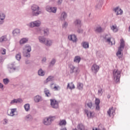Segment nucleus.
Returning a JSON list of instances; mask_svg holds the SVG:
<instances>
[{
	"mask_svg": "<svg viewBox=\"0 0 130 130\" xmlns=\"http://www.w3.org/2000/svg\"><path fill=\"white\" fill-rule=\"evenodd\" d=\"M81 45L83 48H89V43L88 42H83L81 43Z\"/></svg>",
	"mask_w": 130,
	"mask_h": 130,
	"instance_id": "b1692460",
	"label": "nucleus"
},
{
	"mask_svg": "<svg viewBox=\"0 0 130 130\" xmlns=\"http://www.w3.org/2000/svg\"><path fill=\"white\" fill-rule=\"evenodd\" d=\"M13 36H19L20 35V29L18 28L15 29L13 31Z\"/></svg>",
	"mask_w": 130,
	"mask_h": 130,
	"instance_id": "412c9836",
	"label": "nucleus"
},
{
	"mask_svg": "<svg viewBox=\"0 0 130 130\" xmlns=\"http://www.w3.org/2000/svg\"><path fill=\"white\" fill-rule=\"evenodd\" d=\"M56 62V60H55V59L54 58L52 59L51 62H50V66L53 67V66H54V64H55Z\"/></svg>",
	"mask_w": 130,
	"mask_h": 130,
	"instance_id": "a19ab883",
	"label": "nucleus"
},
{
	"mask_svg": "<svg viewBox=\"0 0 130 130\" xmlns=\"http://www.w3.org/2000/svg\"><path fill=\"white\" fill-rule=\"evenodd\" d=\"M11 112L9 113V110L7 111V114L9 115V116H14L15 115L14 113H15V111H17V109L14 108V109H11Z\"/></svg>",
	"mask_w": 130,
	"mask_h": 130,
	"instance_id": "6ab92c4d",
	"label": "nucleus"
},
{
	"mask_svg": "<svg viewBox=\"0 0 130 130\" xmlns=\"http://www.w3.org/2000/svg\"><path fill=\"white\" fill-rule=\"evenodd\" d=\"M110 97H111L110 94H108L107 98L109 99Z\"/></svg>",
	"mask_w": 130,
	"mask_h": 130,
	"instance_id": "774afa93",
	"label": "nucleus"
},
{
	"mask_svg": "<svg viewBox=\"0 0 130 130\" xmlns=\"http://www.w3.org/2000/svg\"><path fill=\"white\" fill-rule=\"evenodd\" d=\"M16 66V63L15 62H12L9 65L8 68H9L10 73H14L16 71V68L14 67Z\"/></svg>",
	"mask_w": 130,
	"mask_h": 130,
	"instance_id": "f8f14e48",
	"label": "nucleus"
},
{
	"mask_svg": "<svg viewBox=\"0 0 130 130\" xmlns=\"http://www.w3.org/2000/svg\"><path fill=\"white\" fill-rule=\"evenodd\" d=\"M45 9L47 12H48L49 13H53V14H55V13H56V11H57V8L55 7L47 6Z\"/></svg>",
	"mask_w": 130,
	"mask_h": 130,
	"instance_id": "423d86ee",
	"label": "nucleus"
},
{
	"mask_svg": "<svg viewBox=\"0 0 130 130\" xmlns=\"http://www.w3.org/2000/svg\"><path fill=\"white\" fill-rule=\"evenodd\" d=\"M6 50L5 49H4L3 50V51H2V54H3V55L6 54Z\"/></svg>",
	"mask_w": 130,
	"mask_h": 130,
	"instance_id": "bf43d9fd",
	"label": "nucleus"
},
{
	"mask_svg": "<svg viewBox=\"0 0 130 130\" xmlns=\"http://www.w3.org/2000/svg\"><path fill=\"white\" fill-rule=\"evenodd\" d=\"M53 76H49L46 80V83H48V82H51L52 81H53Z\"/></svg>",
	"mask_w": 130,
	"mask_h": 130,
	"instance_id": "e433bc0d",
	"label": "nucleus"
},
{
	"mask_svg": "<svg viewBox=\"0 0 130 130\" xmlns=\"http://www.w3.org/2000/svg\"><path fill=\"white\" fill-rule=\"evenodd\" d=\"M54 89H55V90H56V91H57V90H58V88H57V86H54Z\"/></svg>",
	"mask_w": 130,
	"mask_h": 130,
	"instance_id": "69168bd1",
	"label": "nucleus"
},
{
	"mask_svg": "<svg viewBox=\"0 0 130 130\" xmlns=\"http://www.w3.org/2000/svg\"><path fill=\"white\" fill-rule=\"evenodd\" d=\"M74 24L77 28H81L82 27V23L80 19H76L74 22Z\"/></svg>",
	"mask_w": 130,
	"mask_h": 130,
	"instance_id": "f3484780",
	"label": "nucleus"
},
{
	"mask_svg": "<svg viewBox=\"0 0 130 130\" xmlns=\"http://www.w3.org/2000/svg\"><path fill=\"white\" fill-rule=\"evenodd\" d=\"M28 41V40L26 38H23L20 40V44H25V43H26Z\"/></svg>",
	"mask_w": 130,
	"mask_h": 130,
	"instance_id": "58836bf2",
	"label": "nucleus"
},
{
	"mask_svg": "<svg viewBox=\"0 0 130 130\" xmlns=\"http://www.w3.org/2000/svg\"><path fill=\"white\" fill-rule=\"evenodd\" d=\"M70 68V73L74 74V73H76V74H78L79 73V68L75 67L74 65L71 64L69 65Z\"/></svg>",
	"mask_w": 130,
	"mask_h": 130,
	"instance_id": "1a4fd4ad",
	"label": "nucleus"
},
{
	"mask_svg": "<svg viewBox=\"0 0 130 130\" xmlns=\"http://www.w3.org/2000/svg\"><path fill=\"white\" fill-rule=\"evenodd\" d=\"M75 85H74V83H73V82H71L70 83H70L68 84L67 88H70V90H73V89H75Z\"/></svg>",
	"mask_w": 130,
	"mask_h": 130,
	"instance_id": "c756f323",
	"label": "nucleus"
},
{
	"mask_svg": "<svg viewBox=\"0 0 130 130\" xmlns=\"http://www.w3.org/2000/svg\"><path fill=\"white\" fill-rule=\"evenodd\" d=\"M55 119V116H50L44 119L43 122L45 125H50L52 123V121Z\"/></svg>",
	"mask_w": 130,
	"mask_h": 130,
	"instance_id": "7ed1b4c3",
	"label": "nucleus"
},
{
	"mask_svg": "<svg viewBox=\"0 0 130 130\" xmlns=\"http://www.w3.org/2000/svg\"><path fill=\"white\" fill-rule=\"evenodd\" d=\"M99 69H100V68L96 64H93L91 67V71L92 73H94L95 75L98 73Z\"/></svg>",
	"mask_w": 130,
	"mask_h": 130,
	"instance_id": "9b49d317",
	"label": "nucleus"
},
{
	"mask_svg": "<svg viewBox=\"0 0 130 130\" xmlns=\"http://www.w3.org/2000/svg\"><path fill=\"white\" fill-rule=\"evenodd\" d=\"M31 15L32 16H35L37 17V16H39L40 14H41V11L39 10L40 8L39 6L36 5H33L31 7Z\"/></svg>",
	"mask_w": 130,
	"mask_h": 130,
	"instance_id": "f03ea898",
	"label": "nucleus"
},
{
	"mask_svg": "<svg viewBox=\"0 0 130 130\" xmlns=\"http://www.w3.org/2000/svg\"><path fill=\"white\" fill-rule=\"evenodd\" d=\"M23 50H25L27 51V52H31V46L29 45H26L25 46V48L23 49Z\"/></svg>",
	"mask_w": 130,
	"mask_h": 130,
	"instance_id": "393cba45",
	"label": "nucleus"
},
{
	"mask_svg": "<svg viewBox=\"0 0 130 130\" xmlns=\"http://www.w3.org/2000/svg\"><path fill=\"white\" fill-rule=\"evenodd\" d=\"M28 27L30 28H34V27H39L41 25V21L39 20H36L35 21L31 22L26 24Z\"/></svg>",
	"mask_w": 130,
	"mask_h": 130,
	"instance_id": "39448f33",
	"label": "nucleus"
},
{
	"mask_svg": "<svg viewBox=\"0 0 130 130\" xmlns=\"http://www.w3.org/2000/svg\"><path fill=\"white\" fill-rule=\"evenodd\" d=\"M80 61H81V57H80L79 56H76L74 57V62H77V63H79Z\"/></svg>",
	"mask_w": 130,
	"mask_h": 130,
	"instance_id": "a878e982",
	"label": "nucleus"
},
{
	"mask_svg": "<svg viewBox=\"0 0 130 130\" xmlns=\"http://www.w3.org/2000/svg\"><path fill=\"white\" fill-rule=\"evenodd\" d=\"M68 39L73 42H77L78 41V39L77 38V36L74 34L70 35L68 36Z\"/></svg>",
	"mask_w": 130,
	"mask_h": 130,
	"instance_id": "ddd939ff",
	"label": "nucleus"
},
{
	"mask_svg": "<svg viewBox=\"0 0 130 130\" xmlns=\"http://www.w3.org/2000/svg\"><path fill=\"white\" fill-rule=\"evenodd\" d=\"M24 120L25 121H27L28 122H31L32 120H33V116L31 115L30 114L27 115L25 117H24Z\"/></svg>",
	"mask_w": 130,
	"mask_h": 130,
	"instance_id": "2eb2a0df",
	"label": "nucleus"
},
{
	"mask_svg": "<svg viewBox=\"0 0 130 130\" xmlns=\"http://www.w3.org/2000/svg\"><path fill=\"white\" fill-rule=\"evenodd\" d=\"M68 23L67 22H64V24H62V28L66 29V28L68 27Z\"/></svg>",
	"mask_w": 130,
	"mask_h": 130,
	"instance_id": "603ef678",
	"label": "nucleus"
},
{
	"mask_svg": "<svg viewBox=\"0 0 130 130\" xmlns=\"http://www.w3.org/2000/svg\"><path fill=\"white\" fill-rule=\"evenodd\" d=\"M62 2L63 0H58V1L57 2V5H58V6H61L62 4Z\"/></svg>",
	"mask_w": 130,
	"mask_h": 130,
	"instance_id": "864d4df0",
	"label": "nucleus"
},
{
	"mask_svg": "<svg viewBox=\"0 0 130 130\" xmlns=\"http://www.w3.org/2000/svg\"><path fill=\"white\" fill-rule=\"evenodd\" d=\"M88 107H89V108H90V109H91L92 107V102H89V103H87V104Z\"/></svg>",
	"mask_w": 130,
	"mask_h": 130,
	"instance_id": "8fccbe9b",
	"label": "nucleus"
},
{
	"mask_svg": "<svg viewBox=\"0 0 130 130\" xmlns=\"http://www.w3.org/2000/svg\"><path fill=\"white\" fill-rule=\"evenodd\" d=\"M24 108L25 111L28 112L29 111V110H30V105L29 104H26L25 105H24Z\"/></svg>",
	"mask_w": 130,
	"mask_h": 130,
	"instance_id": "f704fd0d",
	"label": "nucleus"
},
{
	"mask_svg": "<svg viewBox=\"0 0 130 130\" xmlns=\"http://www.w3.org/2000/svg\"><path fill=\"white\" fill-rule=\"evenodd\" d=\"M107 113L108 115L110 116V117H111V113L113 115H114L115 114V110L113 109V107H112L109 109V110L107 111Z\"/></svg>",
	"mask_w": 130,
	"mask_h": 130,
	"instance_id": "a211bd4d",
	"label": "nucleus"
},
{
	"mask_svg": "<svg viewBox=\"0 0 130 130\" xmlns=\"http://www.w3.org/2000/svg\"><path fill=\"white\" fill-rule=\"evenodd\" d=\"M16 59L17 60H21V53H19L18 54H16L15 56Z\"/></svg>",
	"mask_w": 130,
	"mask_h": 130,
	"instance_id": "49530a36",
	"label": "nucleus"
},
{
	"mask_svg": "<svg viewBox=\"0 0 130 130\" xmlns=\"http://www.w3.org/2000/svg\"><path fill=\"white\" fill-rule=\"evenodd\" d=\"M2 61H4V59H3V57L0 56V63Z\"/></svg>",
	"mask_w": 130,
	"mask_h": 130,
	"instance_id": "e2e57ef3",
	"label": "nucleus"
},
{
	"mask_svg": "<svg viewBox=\"0 0 130 130\" xmlns=\"http://www.w3.org/2000/svg\"><path fill=\"white\" fill-rule=\"evenodd\" d=\"M111 28V29L113 30L114 32H117V31H118V30L116 28V26L112 25V26Z\"/></svg>",
	"mask_w": 130,
	"mask_h": 130,
	"instance_id": "de8ad7c7",
	"label": "nucleus"
},
{
	"mask_svg": "<svg viewBox=\"0 0 130 130\" xmlns=\"http://www.w3.org/2000/svg\"><path fill=\"white\" fill-rule=\"evenodd\" d=\"M67 124V121L66 120H60L59 122V125L61 126V125H66Z\"/></svg>",
	"mask_w": 130,
	"mask_h": 130,
	"instance_id": "c9c22d12",
	"label": "nucleus"
},
{
	"mask_svg": "<svg viewBox=\"0 0 130 130\" xmlns=\"http://www.w3.org/2000/svg\"><path fill=\"white\" fill-rule=\"evenodd\" d=\"M120 74L121 72L120 71L115 69L114 70L113 77L116 83H119V81H120Z\"/></svg>",
	"mask_w": 130,
	"mask_h": 130,
	"instance_id": "20e7f679",
	"label": "nucleus"
},
{
	"mask_svg": "<svg viewBox=\"0 0 130 130\" xmlns=\"http://www.w3.org/2000/svg\"><path fill=\"white\" fill-rule=\"evenodd\" d=\"M42 61L45 62V61H46V57H43L42 59Z\"/></svg>",
	"mask_w": 130,
	"mask_h": 130,
	"instance_id": "0e129e2a",
	"label": "nucleus"
},
{
	"mask_svg": "<svg viewBox=\"0 0 130 130\" xmlns=\"http://www.w3.org/2000/svg\"><path fill=\"white\" fill-rule=\"evenodd\" d=\"M102 5H103V3L102 2H100L97 5L95 6V9H96V10H100V9L102 8Z\"/></svg>",
	"mask_w": 130,
	"mask_h": 130,
	"instance_id": "72a5a7b5",
	"label": "nucleus"
},
{
	"mask_svg": "<svg viewBox=\"0 0 130 130\" xmlns=\"http://www.w3.org/2000/svg\"><path fill=\"white\" fill-rule=\"evenodd\" d=\"M38 75H39V76H40L41 77H43V76H44V75H45V72L44 71H43L42 69H40L38 71Z\"/></svg>",
	"mask_w": 130,
	"mask_h": 130,
	"instance_id": "2f4dec72",
	"label": "nucleus"
},
{
	"mask_svg": "<svg viewBox=\"0 0 130 130\" xmlns=\"http://www.w3.org/2000/svg\"><path fill=\"white\" fill-rule=\"evenodd\" d=\"M6 41H8L7 35L3 36L0 38V42H4Z\"/></svg>",
	"mask_w": 130,
	"mask_h": 130,
	"instance_id": "bb28decb",
	"label": "nucleus"
},
{
	"mask_svg": "<svg viewBox=\"0 0 130 130\" xmlns=\"http://www.w3.org/2000/svg\"><path fill=\"white\" fill-rule=\"evenodd\" d=\"M51 106H52V108H58V103L55 100L51 99Z\"/></svg>",
	"mask_w": 130,
	"mask_h": 130,
	"instance_id": "9d476101",
	"label": "nucleus"
},
{
	"mask_svg": "<svg viewBox=\"0 0 130 130\" xmlns=\"http://www.w3.org/2000/svg\"><path fill=\"white\" fill-rule=\"evenodd\" d=\"M29 52H23V56L25 57H30V53H29Z\"/></svg>",
	"mask_w": 130,
	"mask_h": 130,
	"instance_id": "c03bdc74",
	"label": "nucleus"
},
{
	"mask_svg": "<svg viewBox=\"0 0 130 130\" xmlns=\"http://www.w3.org/2000/svg\"><path fill=\"white\" fill-rule=\"evenodd\" d=\"M85 113L88 117H93V113L89 111L88 110H85Z\"/></svg>",
	"mask_w": 130,
	"mask_h": 130,
	"instance_id": "c85d7f7f",
	"label": "nucleus"
},
{
	"mask_svg": "<svg viewBox=\"0 0 130 130\" xmlns=\"http://www.w3.org/2000/svg\"><path fill=\"white\" fill-rule=\"evenodd\" d=\"M70 68V73L74 74V73H76V74H78L79 73V68L75 67L74 65L71 64L69 65Z\"/></svg>",
	"mask_w": 130,
	"mask_h": 130,
	"instance_id": "6e6552de",
	"label": "nucleus"
},
{
	"mask_svg": "<svg viewBox=\"0 0 130 130\" xmlns=\"http://www.w3.org/2000/svg\"><path fill=\"white\" fill-rule=\"evenodd\" d=\"M29 63H30V61H29V60H26L25 64H29Z\"/></svg>",
	"mask_w": 130,
	"mask_h": 130,
	"instance_id": "052dcab7",
	"label": "nucleus"
},
{
	"mask_svg": "<svg viewBox=\"0 0 130 130\" xmlns=\"http://www.w3.org/2000/svg\"><path fill=\"white\" fill-rule=\"evenodd\" d=\"M3 15V16H2L0 15V20H1V21H3V20H5V17H6V16H5L4 14Z\"/></svg>",
	"mask_w": 130,
	"mask_h": 130,
	"instance_id": "4d7b16f0",
	"label": "nucleus"
},
{
	"mask_svg": "<svg viewBox=\"0 0 130 130\" xmlns=\"http://www.w3.org/2000/svg\"><path fill=\"white\" fill-rule=\"evenodd\" d=\"M3 82L5 85H8L10 83V80L8 78H4L3 79Z\"/></svg>",
	"mask_w": 130,
	"mask_h": 130,
	"instance_id": "79ce46f5",
	"label": "nucleus"
},
{
	"mask_svg": "<svg viewBox=\"0 0 130 130\" xmlns=\"http://www.w3.org/2000/svg\"><path fill=\"white\" fill-rule=\"evenodd\" d=\"M95 32H97L98 33H101V32H103V29L101 26L97 27L95 29Z\"/></svg>",
	"mask_w": 130,
	"mask_h": 130,
	"instance_id": "473e14b6",
	"label": "nucleus"
},
{
	"mask_svg": "<svg viewBox=\"0 0 130 130\" xmlns=\"http://www.w3.org/2000/svg\"><path fill=\"white\" fill-rule=\"evenodd\" d=\"M34 100L36 103H39V102H41L43 100V99L41 95H37L34 97Z\"/></svg>",
	"mask_w": 130,
	"mask_h": 130,
	"instance_id": "4468645a",
	"label": "nucleus"
},
{
	"mask_svg": "<svg viewBox=\"0 0 130 130\" xmlns=\"http://www.w3.org/2000/svg\"><path fill=\"white\" fill-rule=\"evenodd\" d=\"M77 28H78V30H77L78 33H83V29L81 28V27H77Z\"/></svg>",
	"mask_w": 130,
	"mask_h": 130,
	"instance_id": "5fc2aeb1",
	"label": "nucleus"
},
{
	"mask_svg": "<svg viewBox=\"0 0 130 130\" xmlns=\"http://www.w3.org/2000/svg\"><path fill=\"white\" fill-rule=\"evenodd\" d=\"M67 17H68V15L66 12H63L61 13V20H62V21H64V20H66V19L67 18Z\"/></svg>",
	"mask_w": 130,
	"mask_h": 130,
	"instance_id": "5701e85b",
	"label": "nucleus"
},
{
	"mask_svg": "<svg viewBox=\"0 0 130 130\" xmlns=\"http://www.w3.org/2000/svg\"><path fill=\"white\" fill-rule=\"evenodd\" d=\"M4 88V85L0 83V89H3Z\"/></svg>",
	"mask_w": 130,
	"mask_h": 130,
	"instance_id": "680f3d73",
	"label": "nucleus"
},
{
	"mask_svg": "<svg viewBox=\"0 0 130 130\" xmlns=\"http://www.w3.org/2000/svg\"><path fill=\"white\" fill-rule=\"evenodd\" d=\"M77 88L79 90H82L83 89V83H78Z\"/></svg>",
	"mask_w": 130,
	"mask_h": 130,
	"instance_id": "a18cd8bd",
	"label": "nucleus"
},
{
	"mask_svg": "<svg viewBox=\"0 0 130 130\" xmlns=\"http://www.w3.org/2000/svg\"><path fill=\"white\" fill-rule=\"evenodd\" d=\"M98 94L100 96H102V94H103V89L101 88H100L98 90Z\"/></svg>",
	"mask_w": 130,
	"mask_h": 130,
	"instance_id": "37998d69",
	"label": "nucleus"
},
{
	"mask_svg": "<svg viewBox=\"0 0 130 130\" xmlns=\"http://www.w3.org/2000/svg\"><path fill=\"white\" fill-rule=\"evenodd\" d=\"M106 41V42H108L109 43H112L111 42V38L108 35H106L104 38Z\"/></svg>",
	"mask_w": 130,
	"mask_h": 130,
	"instance_id": "4be33fe9",
	"label": "nucleus"
},
{
	"mask_svg": "<svg viewBox=\"0 0 130 130\" xmlns=\"http://www.w3.org/2000/svg\"><path fill=\"white\" fill-rule=\"evenodd\" d=\"M114 11L116 13L117 16H118V15H122V10L119 9V7H118L114 8Z\"/></svg>",
	"mask_w": 130,
	"mask_h": 130,
	"instance_id": "dca6fc26",
	"label": "nucleus"
},
{
	"mask_svg": "<svg viewBox=\"0 0 130 130\" xmlns=\"http://www.w3.org/2000/svg\"><path fill=\"white\" fill-rule=\"evenodd\" d=\"M43 31L44 32L45 36H47L48 35H49V29H48V28H45Z\"/></svg>",
	"mask_w": 130,
	"mask_h": 130,
	"instance_id": "4c0bfd02",
	"label": "nucleus"
},
{
	"mask_svg": "<svg viewBox=\"0 0 130 130\" xmlns=\"http://www.w3.org/2000/svg\"><path fill=\"white\" fill-rule=\"evenodd\" d=\"M39 40L41 43H44L45 42V38L44 37H39Z\"/></svg>",
	"mask_w": 130,
	"mask_h": 130,
	"instance_id": "ea45409f",
	"label": "nucleus"
},
{
	"mask_svg": "<svg viewBox=\"0 0 130 130\" xmlns=\"http://www.w3.org/2000/svg\"><path fill=\"white\" fill-rule=\"evenodd\" d=\"M95 105H99L100 104V100L99 99H96L95 102Z\"/></svg>",
	"mask_w": 130,
	"mask_h": 130,
	"instance_id": "3c124183",
	"label": "nucleus"
},
{
	"mask_svg": "<svg viewBox=\"0 0 130 130\" xmlns=\"http://www.w3.org/2000/svg\"><path fill=\"white\" fill-rule=\"evenodd\" d=\"M70 68V73L74 74V73H76V74H78L79 73V68L75 67L74 65L71 64L69 65Z\"/></svg>",
	"mask_w": 130,
	"mask_h": 130,
	"instance_id": "0eeeda50",
	"label": "nucleus"
},
{
	"mask_svg": "<svg viewBox=\"0 0 130 130\" xmlns=\"http://www.w3.org/2000/svg\"><path fill=\"white\" fill-rule=\"evenodd\" d=\"M44 93L47 97H50V96H51V94H50L49 90L47 89V88H45Z\"/></svg>",
	"mask_w": 130,
	"mask_h": 130,
	"instance_id": "cd10ccee",
	"label": "nucleus"
},
{
	"mask_svg": "<svg viewBox=\"0 0 130 130\" xmlns=\"http://www.w3.org/2000/svg\"><path fill=\"white\" fill-rule=\"evenodd\" d=\"M22 102V99H14L13 100L11 101L10 104H14V103H21Z\"/></svg>",
	"mask_w": 130,
	"mask_h": 130,
	"instance_id": "aec40b11",
	"label": "nucleus"
},
{
	"mask_svg": "<svg viewBox=\"0 0 130 130\" xmlns=\"http://www.w3.org/2000/svg\"><path fill=\"white\" fill-rule=\"evenodd\" d=\"M95 109L96 110H100V106L99 105H95Z\"/></svg>",
	"mask_w": 130,
	"mask_h": 130,
	"instance_id": "6e6d98bb",
	"label": "nucleus"
},
{
	"mask_svg": "<svg viewBox=\"0 0 130 130\" xmlns=\"http://www.w3.org/2000/svg\"><path fill=\"white\" fill-rule=\"evenodd\" d=\"M52 44V42L50 40H47L46 45L47 46H50Z\"/></svg>",
	"mask_w": 130,
	"mask_h": 130,
	"instance_id": "09e8293b",
	"label": "nucleus"
},
{
	"mask_svg": "<svg viewBox=\"0 0 130 130\" xmlns=\"http://www.w3.org/2000/svg\"><path fill=\"white\" fill-rule=\"evenodd\" d=\"M60 130H67V128L66 127L62 128H61Z\"/></svg>",
	"mask_w": 130,
	"mask_h": 130,
	"instance_id": "338daca9",
	"label": "nucleus"
},
{
	"mask_svg": "<svg viewBox=\"0 0 130 130\" xmlns=\"http://www.w3.org/2000/svg\"><path fill=\"white\" fill-rule=\"evenodd\" d=\"M77 127L79 130H83L84 129L85 126L82 123H79L77 125Z\"/></svg>",
	"mask_w": 130,
	"mask_h": 130,
	"instance_id": "7c9ffc66",
	"label": "nucleus"
},
{
	"mask_svg": "<svg viewBox=\"0 0 130 130\" xmlns=\"http://www.w3.org/2000/svg\"><path fill=\"white\" fill-rule=\"evenodd\" d=\"M4 124H7V123H8V122H9V121L8 120V119H4Z\"/></svg>",
	"mask_w": 130,
	"mask_h": 130,
	"instance_id": "13d9d810",
	"label": "nucleus"
},
{
	"mask_svg": "<svg viewBox=\"0 0 130 130\" xmlns=\"http://www.w3.org/2000/svg\"><path fill=\"white\" fill-rule=\"evenodd\" d=\"M124 49V41L123 39H121L120 46L118 48L117 52L116 53L117 56L118 57L119 59L122 57L123 54L121 53V51Z\"/></svg>",
	"mask_w": 130,
	"mask_h": 130,
	"instance_id": "f257e3e1",
	"label": "nucleus"
}]
</instances>
